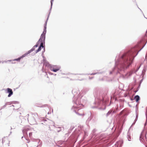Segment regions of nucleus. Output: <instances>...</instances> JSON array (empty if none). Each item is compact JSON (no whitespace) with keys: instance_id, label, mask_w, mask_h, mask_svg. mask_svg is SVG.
<instances>
[{"instance_id":"7ed1b4c3","label":"nucleus","mask_w":147,"mask_h":147,"mask_svg":"<svg viewBox=\"0 0 147 147\" xmlns=\"http://www.w3.org/2000/svg\"><path fill=\"white\" fill-rule=\"evenodd\" d=\"M60 69V67L57 66V65H54L51 67L50 68V69L51 71L54 72H56L59 71Z\"/></svg>"},{"instance_id":"1a4fd4ad","label":"nucleus","mask_w":147,"mask_h":147,"mask_svg":"<svg viewBox=\"0 0 147 147\" xmlns=\"http://www.w3.org/2000/svg\"><path fill=\"white\" fill-rule=\"evenodd\" d=\"M127 138L128 139V140L129 141H131V137L129 136V135H128L127 136Z\"/></svg>"},{"instance_id":"20e7f679","label":"nucleus","mask_w":147,"mask_h":147,"mask_svg":"<svg viewBox=\"0 0 147 147\" xmlns=\"http://www.w3.org/2000/svg\"><path fill=\"white\" fill-rule=\"evenodd\" d=\"M30 53V52L29 51H28V53H26L23 55L22 56L18 58V59H14L13 61H19L21 59L23 58V57H25L29 53Z\"/></svg>"},{"instance_id":"6e6552de","label":"nucleus","mask_w":147,"mask_h":147,"mask_svg":"<svg viewBox=\"0 0 147 147\" xmlns=\"http://www.w3.org/2000/svg\"><path fill=\"white\" fill-rule=\"evenodd\" d=\"M134 98L136 102H138L140 100V97L138 95H136L135 96Z\"/></svg>"},{"instance_id":"f8f14e48","label":"nucleus","mask_w":147,"mask_h":147,"mask_svg":"<svg viewBox=\"0 0 147 147\" xmlns=\"http://www.w3.org/2000/svg\"><path fill=\"white\" fill-rule=\"evenodd\" d=\"M38 43H37V44H38ZM38 46V44H37V45H35V47H37Z\"/></svg>"},{"instance_id":"9d476101","label":"nucleus","mask_w":147,"mask_h":147,"mask_svg":"<svg viewBox=\"0 0 147 147\" xmlns=\"http://www.w3.org/2000/svg\"><path fill=\"white\" fill-rule=\"evenodd\" d=\"M32 135V132L30 133L29 134V136L30 137H31Z\"/></svg>"},{"instance_id":"39448f33","label":"nucleus","mask_w":147,"mask_h":147,"mask_svg":"<svg viewBox=\"0 0 147 147\" xmlns=\"http://www.w3.org/2000/svg\"><path fill=\"white\" fill-rule=\"evenodd\" d=\"M7 93H9L8 96V97H9L13 94V92L12 89L9 88L7 89Z\"/></svg>"},{"instance_id":"0eeeda50","label":"nucleus","mask_w":147,"mask_h":147,"mask_svg":"<svg viewBox=\"0 0 147 147\" xmlns=\"http://www.w3.org/2000/svg\"><path fill=\"white\" fill-rule=\"evenodd\" d=\"M43 45V44H42V43H40V46L39 47L38 50H37L36 52V53H37L39 51H41V47H42V48L44 47Z\"/></svg>"},{"instance_id":"423d86ee","label":"nucleus","mask_w":147,"mask_h":147,"mask_svg":"<svg viewBox=\"0 0 147 147\" xmlns=\"http://www.w3.org/2000/svg\"><path fill=\"white\" fill-rule=\"evenodd\" d=\"M76 113L80 116H84V113L83 111L82 110H79Z\"/></svg>"},{"instance_id":"f03ea898","label":"nucleus","mask_w":147,"mask_h":147,"mask_svg":"<svg viewBox=\"0 0 147 147\" xmlns=\"http://www.w3.org/2000/svg\"><path fill=\"white\" fill-rule=\"evenodd\" d=\"M46 26H44V30L42 34H41L40 38L38 42V43L41 42L40 43H42V44H45V35L46 32Z\"/></svg>"},{"instance_id":"ddd939ff","label":"nucleus","mask_w":147,"mask_h":147,"mask_svg":"<svg viewBox=\"0 0 147 147\" xmlns=\"http://www.w3.org/2000/svg\"><path fill=\"white\" fill-rule=\"evenodd\" d=\"M147 124V122L146 121V122L145 123V124H144L145 126H146V125Z\"/></svg>"},{"instance_id":"4468645a","label":"nucleus","mask_w":147,"mask_h":147,"mask_svg":"<svg viewBox=\"0 0 147 147\" xmlns=\"http://www.w3.org/2000/svg\"><path fill=\"white\" fill-rule=\"evenodd\" d=\"M53 0H52L51 1V4H52V1H53Z\"/></svg>"},{"instance_id":"f257e3e1","label":"nucleus","mask_w":147,"mask_h":147,"mask_svg":"<svg viewBox=\"0 0 147 147\" xmlns=\"http://www.w3.org/2000/svg\"><path fill=\"white\" fill-rule=\"evenodd\" d=\"M122 58L123 59L125 63L128 65V67L132 63V59H134L133 56L130 55L129 53L123 55Z\"/></svg>"},{"instance_id":"9b49d317","label":"nucleus","mask_w":147,"mask_h":147,"mask_svg":"<svg viewBox=\"0 0 147 147\" xmlns=\"http://www.w3.org/2000/svg\"><path fill=\"white\" fill-rule=\"evenodd\" d=\"M146 119H147V108L146 111Z\"/></svg>"}]
</instances>
